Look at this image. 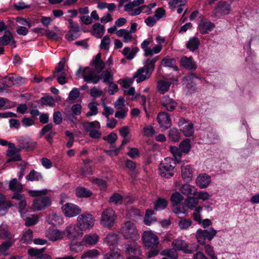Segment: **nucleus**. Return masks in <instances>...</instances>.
Masks as SVG:
<instances>
[{
	"label": "nucleus",
	"mask_w": 259,
	"mask_h": 259,
	"mask_svg": "<svg viewBox=\"0 0 259 259\" xmlns=\"http://www.w3.org/2000/svg\"><path fill=\"white\" fill-rule=\"evenodd\" d=\"M48 190L45 189L41 190H30L28 193L32 197L40 196L33 202V207L35 210H40L49 207L51 203V200L48 196H41L48 193Z\"/></svg>",
	"instance_id": "nucleus-1"
},
{
	"label": "nucleus",
	"mask_w": 259,
	"mask_h": 259,
	"mask_svg": "<svg viewBox=\"0 0 259 259\" xmlns=\"http://www.w3.org/2000/svg\"><path fill=\"white\" fill-rule=\"evenodd\" d=\"M159 59V57L149 58L144 61V67L139 68L135 73L133 78H137V83H140L146 79V75L151 74L155 69V63Z\"/></svg>",
	"instance_id": "nucleus-2"
},
{
	"label": "nucleus",
	"mask_w": 259,
	"mask_h": 259,
	"mask_svg": "<svg viewBox=\"0 0 259 259\" xmlns=\"http://www.w3.org/2000/svg\"><path fill=\"white\" fill-rule=\"evenodd\" d=\"M75 74L78 77L81 76L84 81L93 84L97 83L101 79L99 73L89 67L85 68L79 67Z\"/></svg>",
	"instance_id": "nucleus-3"
},
{
	"label": "nucleus",
	"mask_w": 259,
	"mask_h": 259,
	"mask_svg": "<svg viewBox=\"0 0 259 259\" xmlns=\"http://www.w3.org/2000/svg\"><path fill=\"white\" fill-rule=\"evenodd\" d=\"M119 232L125 239L138 240L140 238L136 226L131 221L124 223L121 226Z\"/></svg>",
	"instance_id": "nucleus-4"
},
{
	"label": "nucleus",
	"mask_w": 259,
	"mask_h": 259,
	"mask_svg": "<svg viewBox=\"0 0 259 259\" xmlns=\"http://www.w3.org/2000/svg\"><path fill=\"white\" fill-rule=\"evenodd\" d=\"M217 233V230L212 227L204 230L198 229L195 234V237L199 243L205 244L206 240H212L216 236Z\"/></svg>",
	"instance_id": "nucleus-5"
},
{
	"label": "nucleus",
	"mask_w": 259,
	"mask_h": 259,
	"mask_svg": "<svg viewBox=\"0 0 259 259\" xmlns=\"http://www.w3.org/2000/svg\"><path fill=\"white\" fill-rule=\"evenodd\" d=\"M117 215L113 209L108 208L102 213L101 224L104 227L111 229L115 223Z\"/></svg>",
	"instance_id": "nucleus-6"
},
{
	"label": "nucleus",
	"mask_w": 259,
	"mask_h": 259,
	"mask_svg": "<svg viewBox=\"0 0 259 259\" xmlns=\"http://www.w3.org/2000/svg\"><path fill=\"white\" fill-rule=\"evenodd\" d=\"M93 215L89 213L79 215L77 220V224L82 230H88L92 229L95 224Z\"/></svg>",
	"instance_id": "nucleus-7"
},
{
	"label": "nucleus",
	"mask_w": 259,
	"mask_h": 259,
	"mask_svg": "<svg viewBox=\"0 0 259 259\" xmlns=\"http://www.w3.org/2000/svg\"><path fill=\"white\" fill-rule=\"evenodd\" d=\"M142 239L144 245L148 248H157L159 243L157 236L150 231H145Z\"/></svg>",
	"instance_id": "nucleus-8"
},
{
	"label": "nucleus",
	"mask_w": 259,
	"mask_h": 259,
	"mask_svg": "<svg viewBox=\"0 0 259 259\" xmlns=\"http://www.w3.org/2000/svg\"><path fill=\"white\" fill-rule=\"evenodd\" d=\"M137 240H132L124 242L122 246L125 249V252L129 254L142 255L141 246L136 242Z\"/></svg>",
	"instance_id": "nucleus-9"
},
{
	"label": "nucleus",
	"mask_w": 259,
	"mask_h": 259,
	"mask_svg": "<svg viewBox=\"0 0 259 259\" xmlns=\"http://www.w3.org/2000/svg\"><path fill=\"white\" fill-rule=\"evenodd\" d=\"M62 211L66 217H73L79 214L81 210L80 208L73 203H67L62 206Z\"/></svg>",
	"instance_id": "nucleus-10"
},
{
	"label": "nucleus",
	"mask_w": 259,
	"mask_h": 259,
	"mask_svg": "<svg viewBox=\"0 0 259 259\" xmlns=\"http://www.w3.org/2000/svg\"><path fill=\"white\" fill-rule=\"evenodd\" d=\"M82 230L77 226L70 225L64 231V234H66L68 238H76L81 236L83 234Z\"/></svg>",
	"instance_id": "nucleus-11"
},
{
	"label": "nucleus",
	"mask_w": 259,
	"mask_h": 259,
	"mask_svg": "<svg viewBox=\"0 0 259 259\" xmlns=\"http://www.w3.org/2000/svg\"><path fill=\"white\" fill-rule=\"evenodd\" d=\"M157 121L161 128L166 130L171 126V119L170 115L166 112L159 113L157 117Z\"/></svg>",
	"instance_id": "nucleus-12"
},
{
	"label": "nucleus",
	"mask_w": 259,
	"mask_h": 259,
	"mask_svg": "<svg viewBox=\"0 0 259 259\" xmlns=\"http://www.w3.org/2000/svg\"><path fill=\"white\" fill-rule=\"evenodd\" d=\"M18 143L20 149L27 151L33 150L37 146V143L29 138H20L18 140Z\"/></svg>",
	"instance_id": "nucleus-13"
},
{
	"label": "nucleus",
	"mask_w": 259,
	"mask_h": 259,
	"mask_svg": "<svg viewBox=\"0 0 259 259\" xmlns=\"http://www.w3.org/2000/svg\"><path fill=\"white\" fill-rule=\"evenodd\" d=\"M172 246L176 250H181L185 253H192L193 249L189 246L187 243L183 240L176 239L172 241Z\"/></svg>",
	"instance_id": "nucleus-14"
},
{
	"label": "nucleus",
	"mask_w": 259,
	"mask_h": 259,
	"mask_svg": "<svg viewBox=\"0 0 259 259\" xmlns=\"http://www.w3.org/2000/svg\"><path fill=\"white\" fill-rule=\"evenodd\" d=\"M231 11L230 5L226 2H219L213 10V13L216 16L227 15L230 13Z\"/></svg>",
	"instance_id": "nucleus-15"
},
{
	"label": "nucleus",
	"mask_w": 259,
	"mask_h": 259,
	"mask_svg": "<svg viewBox=\"0 0 259 259\" xmlns=\"http://www.w3.org/2000/svg\"><path fill=\"white\" fill-rule=\"evenodd\" d=\"M161 105L169 112L173 111L177 106V103L168 96H163L160 100Z\"/></svg>",
	"instance_id": "nucleus-16"
},
{
	"label": "nucleus",
	"mask_w": 259,
	"mask_h": 259,
	"mask_svg": "<svg viewBox=\"0 0 259 259\" xmlns=\"http://www.w3.org/2000/svg\"><path fill=\"white\" fill-rule=\"evenodd\" d=\"M180 64L181 66L190 70L194 71L197 68V65L192 57L183 56L180 60Z\"/></svg>",
	"instance_id": "nucleus-17"
},
{
	"label": "nucleus",
	"mask_w": 259,
	"mask_h": 259,
	"mask_svg": "<svg viewBox=\"0 0 259 259\" xmlns=\"http://www.w3.org/2000/svg\"><path fill=\"white\" fill-rule=\"evenodd\" d=\"M176 166V161L172 158L166 157L160 163L159 169H161L162 170L168 169V171H174Z\"/></svg>",
	"instance_id": "nucleus-18"
},
{
	"label": "nucleus",
	"mask_w": 259,
	"mask_h": 259,
	"mask_svg": "<svg viewBox=\"0 0 259 259\" xmlns=\"http://www.w3.org/2000/svg\"><path fill=\"white\" fill-rule=\"evenodd\" d=\"M211 182V178L206 174H200L196 180V183L201 189L206 188Z\"/></svg>",
	"instance_id": "nucleus-19"
},
{
	"label": "nucleus",
	"mask_w": 259,
	"mask_h": 259,
	"mask_svg": "<svg viewBox=\"0 0 259 259\" xmlns=\"http://www.w3.org/2000/svg\"><path fill=\"white\" fill-rule=\"evenodd\" d=\"M90 65L95 68V71L98 73H100L105 68V63L101 59V54L98 53L95 56V58L91 62Z\"/></svg>",
	"instance_id": "nucleus-20"
},
{
	"label": "nucleus",
	"mask_w": 259,
	"mask_h": 259,
	"mask_svg": "<svg viewBox=\"0 0 259 259\" xmlns=\"http://www.w3.org/2000/svg\"><path fill=\"white\" fill-rule=\"evenodd\" d=\"M199 78V77L194 73H191L185 76L184 81L186 82V87L191 92L195 91L196 83L194 82V79Z\"/></svg>",
	"instance_id": "nucleus-21"
},
{
	"label": "nucleus",
	"mask_w": 259,
	"mask_h": 259,
	"mask_svg": "<svg viewBox=\"0 0 259 259\" xmlns=\"http://www.w3.org/2000/svg\"><path fill=\"white\" fill-rule=\"evenodd\" d=\"M12 206L11 202L7 200L6 196L0 193V215H4Z\"/></svg>",
	"instance_id": "nucleus-22"
},
{
	"label": "nucleus",
	"mask_w": 259,
	"mask_h": 259,
	"mask_svg": "<svg viewBox=\"0 0 259 259\" xmlns=\"http://www.w3.org/2000/svg\"><path fill=\"white\" fill-rule=\"evenodd\" d=\"M119 240V235L115 232H110L107 234L103 239V242L108 246H114L117 244Z\"/></svg>",
	"instance_id": "nucleus-23"
},
{
	"label": "nucleus",
	"mask_w": 259,
	"mask_h": 259,
	"mask_svg": "<svg viewBox=\"0 0 259 259\" xmlns=\"http://www.w3.org/2000/svg\"><path fill=\"white\" fill-rule=\"evenodd\" d=\"M69 23V27L70 31H68L65 35V37L68 40H73L77 38V36L74 35L71 31L76 33L79 31V27L77 24L73 22L72 19H68V20Z\"/></svg>",
	"instance_id": "nucleus-24"
},
{
	"label": "nucleus",
	"mask_w": 259,
	"mask_h": 259,
	"mask_svg": "<svg viewBox=\"0 0 259 259\" xmlns=\"http://www.w3.org/2000/svg\"><path fill=\"white\" fill-rule=\"evenodd\" d=\"M64 231L61 232L56 229H50L46 233L47 237L53 241H56L63 238Z\"/></svg>",
	"instance_id": "nucleus-25"
},
{
	"label": "nucleus",
	"mask_w": 259,
	"mask_h": 259,
	"mask_svg": "<svg viewBox=\"0 0 259 259\" xmlns=\"http://www.w3.org/2000/svg\"><path fill=\"white\" fill-rule=\"evenodd\" d=\"M214 27V24L210 21H201L199 24L198 28L200 32L202 34H204L211 31Z\"/></svg>",
	"instance_id": "nucleus-26"
},
{
	"label": "nucleus",
	"mask_w": 259,
	"mask_h": 259,
	"mask_svg": "<svg viewBox=\"0 0 259 259\" xmlns=\"http://www.w3.org/2000/svg\"><path fill=\"white\" fill-rule=\"evenodd\" d=\"M99 240V236L96 234H89L85 235L82 241L85 246L94 245L97 244Z\"/></svg>",
	"instance_id": "nucleus-27"
},
{
	"label": "nucleus",
	"mask_w": 259,
	"mask_h": 259,
	"mask_svg": "<svg viewBox=\"0 0 259 259\" xmlns=\"http://www.w3.org/2000/svg\"><path fill=\"white\" fill-rule=\"evenodd\" d=\"M181 171L184 181L189 182L192 180L193 172L190 165L182 166Z\"/></svg>",
	"instance_id": "nucleus-28"
},
{
	"label": "nucleus",
	"mask_w": 259,
	"mask_h": 259,
	"mask_svg": "<svg viewBox=\"0 0 259 259\" xmlns=\"http://www.w3.org/2000/svg\"><path fill=\"white\" fill-rule=\"evenodd\" d=\"M139 51V49L138 47H135L132 49L129 47H125L122 51V54L127 59L131 60L135 57Z\"/></svg>",
	"instance_id": "nucleus-29"
},
{
	"label": "nucleus",
	"mask_w": 259,
	"mask_h": 259,
	"mask_svg": "<svg viewBox=\"0 0 259 259\" xmlns=\"http://www.w3.org/2000/svg\"><path fill=\"white\" fill-rule=\"evenodd\" d=\"M13 35L10 30L5 31L4 34L0 37V46H5L9 45L13 40Z\"/></svg>",
	"instance_id": "nucleus-30"
},
{
	"label": "nucleus",
	"mask_w": 259,
	"mask_h": 259,
	"mask_svg": "<svg viewBox=\"0 0 259 259\" xmlns=\"http://www.w3.org/2000/svg\"><path fill=\"white\" fill-rule=\"evenodd\" d=\"M200 45V41L196 37H193L189 39L186 44V48L190 51L194 52L196 50Z\"/></svg>",
	"instance_id": "nucleus-31"
},
{
	"label": "nucleus",
	"mask_w": 259,
	"mask_h": 259,
	"mask_svg": "<svg viewBox=\"0 0 259 259\" xmlns=\"http://www.w3.org/2000/svg\"><path fill=\"white\" fill-rule=\"evenodd\" d=\"M170 85V82L160 80L157 82V90L161 94H164L168 91Z\"/></svg>",
	"instance_id": "nucleus-32"
},
{
	"label": "nucleus",
	"mask_w": 259,
	"mask_h": 259,
	"mask_svg": "<svg viewBox=\"0 0 259 259\" xmlns=\"http://www.w3.org/2000/svg\"><path fill=\"white\" fill-rule=\"evenodd\" d=\"M180 191L184 195L186 196L195 195L196 192L195 187L188 184L182 185L180 188Z\"/></svg>",
	"instance_id": "nucleus-33"
},
{
	"label": "nucleus",
	"mask_w": 259,
	"mask_h": 259,
	"mask_svg": "<svg viewBox=\"0 0 259 259\" xmlns=\"http://www.w3.org/2000/svg\"><path fill=\"white\" fill-rule=\"evenodd\" d=\"M154 212L152 209H147L144 219L145 224L147 226H150L153 223L156 222V218L153 217Z\"/></svg>",
	"instance_id": "nucleus-34"
},
{
	"label": "nucleus",
	"mask_w": 259,
	"mask_h": 259,
	"mask_svg": "<svg viewBox=\"0 0 259 259\" xmlns=\"http://www.w3.org/2000/svg\"><path fill=\"white\" fill-rule=\"evenodd\" d=\"M0 237L8 240H11L13 237V235L9 231L8 227L6 225L2 224L0 226Z\"/></svg>",
	"instance_id": "nucleus-35"
},
{
	"label": "nucleus",
	"mask_w": 259,
	"mask_h": 259,
	"mask_svg": "<svg viewBox=\"0 0 259 259\" xmlns=\"http://www.w3.org/2000/svg\"><path fill=\"white\" fill-rule=\"evenodd\" d=\"M9 188L13 192L22 191L23 186L21 183L18 182L17 179H12L9 184Z\"/></svg>",
	"instance_id": "nucleus-36"
},
{
	"label": "nucleus",
	"mask_w": 259,
	"mask_h": 259,
	"mask_svg": "<svg viewBox=\"0 0 259 259\" xmlns=\"http://www.w3.org/2000/svg\"><path fill=\"white\" fill-rule=\"evenodd\" d=\"M76 195L79 198L89 197L92 196V192L83 187H78L76 189Z\"/></svg>",
	"instance_id": "nucleus-37"
},
{
	"label": "nucleus",
	"mask_w": 259,
	"mask_h": 259,
	"mask_svg": "<svg viewBox=\"0 0 259 259\" xmlns=\"http://www.w3.org/2000/svg\"><path fill=\"white\" fill-rule=\"evenodd\" d=\"M176 61L174 58H170L169 57H164L161 62L163 66L166 67L173 68L175 70H178V67L176 65Z\"/></svg>",
	"instance_id": "nucleus-38"
},
{
	"label": "nucleus",
	"mask_w": 259,
	"mask_h": 259,
	"mask_svg": "<svg viewBox=\"0 0 259 259\" xmlns=\"http://www.w3.org/2000/svg\"><path fill=\"white\" fill-rule=\"evenodd\" d=\"M26 179L28 181H41L43 177L41 173L33 169L31 170L29 174L26 177Z\"/></svg>",
	"instance_id": "nucleus-39"
},
{
	"label": "nucleus",
	"mask_w": 259,
	"mask_h": 259,
	"mask_svg": "<svg viewBox=\"0 0 259 259\" xmlns=\"http://www.w3.org/2000/svg\"><path fill=\"white\" fill-rule=\"evenodd\" d=\"M179 218L178 226L181 229H187L192 225V221L191 219H186L180 216H179Z\"/></svg>",
	"instance_id": "nucleus-40"
},
{
	"label": "nucleus",
	"mask_w": 259,
	"mask_h": 259,
	"mask_svg": "<svg viewBox=\"0 0 259 259\" xmlns=\"http://www.w3.org/2000/svg\"><path fill=\"white\" fill-rule=\"evenodd\" d=\"M161 254L168 257V259H178V254L174 248L166 249L162 251Z\"/></svg>",
	"instance_id": "nucleus-41"
},
{
	"label": "nucleus",
	"mask_w": 259,
	"mask_h": 259,
	"mask_svg": "<svg viewBox=\"0 0 259 259\" xmlns=\"http://www.w3.org/2000/svg\"><path fill=\"white\" fill-rule=\"evenodd\" d=\"M190 142L189 139H186L180 143L179 148L182 152L188 153L190 152L191 147Z\"/></svg>",
	"instance_id": "nucleus-42"
},
{
	"label": "nucleus",
	"mask_w": 259,
	"mask_h": 259,
	"mask_svg": "<svg viewBox=\"0 0 259 259\" xmlns=\"http://www.w3.org/2000/svg\"><path fill=\"white\" fill-rule=\"evenodd\" d=\"M83 126L84 130L89 132L93 130V128H96L99 129L101 127L100 124L98 121L84 122L83 123Z\"/></svg>",
	"instance_id": "nucleus-43"
},
{
	"label": "nucleus",
	"mask_w": 259,
	"mask_h": 259,
	"mask_svg": "<svg viewBox=\"0 0 259 259\" xmlns=\"http://www.w3.org/2000/svg\"><path fill=\"white\" fill-rule=\"evenodd\" d=\"M123 199V197L121 195L117 193H114L110 197L109 202L116 205H118L122 204Z\"/></svg>",
	"instance_id": "nucleus-44"
},
{
	"label": "nucleus",
	"mask_w": 259,
	"mask_h": 259,
	"mask_svg": "<svg viewBox=\"0 0 259 259\" xmlns=\"http://www.w3.org/2000/svg\"><path fill=\"white\" fill-rule=\"evenodd\" d=\"M168 137L173 142H178L180 139V133L176 128H170L168 132Z\"/></svg>",
	"instance_id": "nucleus-45"
},
{
	"label": "nucleus",
	"mask_w": 259,
	"mask_h": 259,
	"mask_svg": "<svg viewBox=\"0 0 259 259\" xmlns=\"http://www.w3.org/2000/svg\"><path fill=\"white\" fill-rule=\"evenodd\" d=\"M100 77L101 79H102V81L107 84L113 81V75L108 70L103 71Z\"/></svg>",
	"instance_id": "nucleus-46"
},
{
	"label": "nucleus",
	"mask_w": 259,
	"mask_h": 259,
	"mask_svg": "<svg viewBox=\"0 0 259 259\" xmlns=\"http://www.w3.org/2000/svg\"><path fill=\"white\" fill-rule=\"evenodd\" d=\"M99 255V252L97 249H90L84 252L81 256V259L87 258H93L97 257Z\"/></svg>",
	"instance_id": "nucleus-47"
},
{
	"label": "nucleus",
	"mask_w": 259,
	"mask_h": 259,
	"mask_svg": "<svg viewBox=\"0 0 259 259\" xmlns=\"http://www.w3.org/2000/svg\"><path fill=\"white\" fill-rule=\"evenodd\" d=\"M186 206L190 209H193L198 203L197 198L189 196L185 201Z\"/></svg>",
	"instance_id": "nucleus-48"
},
{
	"label": "nucleus",
	"mask_w": 259,
	"mask_h": 259,
	"mask_svg": "<svg viewBox=\"0 0 259 259\" xmlns=\"http://www.w3.org/2000/svg\"><path fill=\"white\" fill-rule=\"evenodd\" d=\"M84 245L82 241L71 242L70 243V250L74 253L78 252L82 250V246Z\"/></svg>",
	"instance_id": "nucleus-49"
},
{
	"label": "nucleus",
	"mask_w": 259,
	"mask_h": 259,
	"mask_svg": "<svg viewBox=\"0 0 259 259\" xmlns=\"http://www.w3.org/2000/svg\"><path fill=\"white\" fill-rule=\"evenodd\" d=\"M151 43V41L145 39L144 40L141 45V48L144 51V56L145 57L152 56V54L151 51V48L149 47V45Z\"/></svg>",
	"instance_id": "nucleus-50"
},
{
	"label": "nucleus",
	"mask_w": 259,
	"mask_h": 259,
	"mask_svg": "<svg viewBox=\"0 0 259 259\" xmlns=\"http://www.w3.org/2000/svg\"><path fill=\"white\" fill-rule=\"evenodd\" d=\"M104 259H124V257L118 252L111 251L103 255Z\"/></svg>",
	"instance_id": "nucleus-51"
},
{
	"label": "nucleus",
	"mask_w": 259,
	"mask_h": 259,
	"mask_svg": "<svg viewBox=\"0 0 259 259\" xmlns=\"http://www.w3.org/2000/svg\"><path fill=\"white\" fill-rule=\"evenodd\" d=\"M1 83L6 88H11L14 85V77L13 76H7L1 80Z\"/></svg>",
	"instance_id": "nucleus-52"
},
{
	"label": "nucleus",
	"mask_w": 259,
	"mask_h": 259,
	"mask_svg": "<svg viewBox=\"0 0 259 259\" xmlns=\"http://www.w3.org/2000/svg\"><path fill=\"white\" fill-rule=\"evenodd\" d=\"M167 205V202L165 199L159 198L154 203V208L156 210L164 209Z\"/></svg>",
	"instance_id": "nucleus-53"
},
{
	"label": "nucleus",
	"mask_w": 259,
	"mask_h": 259,
	"mask_svg": "<svg viewBox=\"0 0 259 259\" xmlns=\"http://www.w3.org/2000/svg\"><path fill=\"white\" fill-rule=\"evenodd\" d=\"M170 151L178 162H180L182 157V152L180 148H178L176 146H171L170 147Z\"/></svg>",
	"instance_id": "nucleus-54"
},
{
	"label": "nucleus",
	"mask_w": 259,
	"mask_h": 259,
	"mask_svg": "<svg viewBox=\"0 0 259 259\" xmlns=\"http://www.w3.org/2000/svg\"><path fill=\"white\" fill-rule=\"evenodd\" d=\"M14 106L13 102L6 98L0 97V109H10Z\"/></svg>",
	"instance_id": "nucleus-55"
},
{
	"label": "nucleus",
	"mask_w": 259,
	"mask_h": 259,
	"mask_svg": "<svg viewBox=\"0 0 259 259\" xmlns=\"http://www.w3.org/2000/svg\"><path fill=\"white\" fill-rule=\"evenodd\" d=\"M183 133L186 137L192 136L194 133V127L192 123H188L185 125L182 130Z\"/></svg>",
	"instance_id": "nucleus-56"
},
{
	"label": "nucleus",
	"mask_w": 259,
	"mask_h": 259,
	"mask_svg": "<svg viewBox=\"0 0 259 259\" xmlns=\"http://www.w3.org/2000/svg\"><path fill=\"white\" fill-rule=\"evenodd\" d=\"M33 232L30 229L26 231L22 237V241L26 244H30L32 240Z\"/></svg>",
	"instance_id": "nucleus-57"
},
{
	"label": "nucleus",
	"mask_w": 259,
	"mask_h": 259,
	"mask_svg": "<svg viewBox=\"0 0 259 259\" xmlns=\"http://www.w3.org/2000/svg\"><path fill=\"white\" fill-rule=\"evenodd\" d=\"M90 111L88 112L86 116L88 117L96 115L98 113L97 104L95 102L90 103L88 105Z\"/></svg>",
	"instance_id": "nucleus-58"
},
{
	"label": "nucleus",
	"mask_w": 259,
	"mask_h": 259,
	"mask_svg": "<svg viewBox=\"0 0 259 259\" xmlns=\"http://www.w3.org/2000/svg\"><path fill=\"white\" fill-rule=\"evenodd\" d=\"M45 248H42L41 249H36L34 248H31L28 250V254L31 256H35L36 257V259H38L39 257L41 255L42 252L45 251Z\"/></svg>",
	"instance_id": "nucleus-59"
},
{
	"label": "nucleus",
	"mask_w": 259,
	"mask_h": 259,
	"mask_svg": "<svg viewBox=\"0 0 259 259\" xmlns=\"http://www.w3.org/2000/svg\"><path fill=\"white\" fill-rule=\"evenodd\" d=\"M40 101L42 105L53 107L55 106V101L53 97L50 96L43 97L41 98Z\"/></svg>",
	"instance_id": "nucleus-60"
},
{
	"label": "nucleus",
	"mask_w": 259,
	"mask_h": 259,
	"mask_svg": "<svg viewBox=\"0 0 259 259\" xmlns=\"http://www.w3.org/2000/svg\"><path fill=\"white\" fill-rule=\"evenodd\" d=\"M204 245V251L205 253L210 256L211 259H218V257L215 254V252L212 246L208 244Z\"/></svg>",
	"instance_id": "nucleus-61"
},
{
	"label": "nucleus",
	"mask_w": 259,
	"mask_h": 259,
	"mask_svg": "<svg viewBox=\"0 0 259 259\" xmlns=\"http://www.w3.org/2000/svg\"><path fill=\"white\" fill-rule=\"evenodd\" d=\"M66 60L63 58L61 60L58 64L57 67L56 68L55 71L54 72V76H56L57 73H60L62 75L65 74L64 66Z\"/></svg>",
	"instance_id": "nucleus-62"
},
{
	"label": "nucleus",
	"mask_w": 259,
	"mask_h": 259,
	"mask_svg": "<svg viewBox=\"0 0 259 259\" xmlns=\"http://www.w3.org/2000/svg\"><path fill=\"white\" fill-rule=\"evenodd\" d=\"M183 196L178 192L173 193L170 197V200L174 204H178L183 200Z\"/></svg>",
	"instance_id": "nucleus-63"
},
{
	"label": "nucleus",
	"mask_w": 259,
	"mask_h": 259,
	"mask_svg": "<svg viewBox=\"0 0 259 259\" xmlns=\"http://www.w3.org/2000/svg\"><path fill=\"white\" fill-rule=\"evenodd\" d=\"M103 139L109 144H114L117 139V136L114 132H111L108 136L103 137Z\"/></svg>",
	"instance_id": "nucleus-64"
}]
</instances>
